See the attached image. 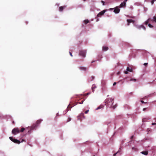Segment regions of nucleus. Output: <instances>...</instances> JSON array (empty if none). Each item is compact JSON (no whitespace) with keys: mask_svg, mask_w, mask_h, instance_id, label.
Wrapping results in <instances>:
<instances>
[{"mask_svg":"<svg viewBox=\"0 0 156 156\" xmlns=\"http://www.w3.org/2000/svg\"><path fill=\"white\" fill-rule=\"evenodd\" d=\"M116 107H117V105H114L113 106V108L114 109H115Z\"/></svg>","mask_w":156,"mask_h":156,"instance_id":"32","label":"nucleus"},{"mask_svg":"<svg viewBox=\"0 0 156 156\" xmlns=\"http://www.w3.org/2000/svg\"><path fill=\"white\" fill-rule=\"evenodd\" d=\"M89 21L88 20H84L83 21V22L85 24H87L88 23H89Z\"/></svg>","mask_w":156,"mask_h":156,"instance_id":"19","label":"nucleus"},{"mask_svg":"<svg viewBox=\"0 0 156 156\" xmlns=\"http://www.w3.org/2000/svg\"><path fill=\"white\" fill-rule=\"evenodd\" d=\"M148 64V63H145L144 64V66H147V65Z\"/></svg>","mask_w":156,"mask_h":156,"instance_id":"36","label":"nucleus"},{"mask_svg":"<svg viewBox=\"0 0 156 156\" xmlns=\"http://www.w3.org/2000/svg\"><path fill=\"white\" fill-rule=\"evenodd\" d=\"M110 101H112V98H110Z\"/></svg>","mask_w":156,"mask_h":156,"instance_id":"44","label":"nucleus"},{"mask_svg":"<svg viewBox=\"0 0 156 156\" xmlns=\"http://www.w3.org/2000/svg\"><path fill=\"white\" fill-rule=\"evenodd\" d=\"M129 72H132L133 71V69L131 68L127 67L126 69Z\"/></svg>","mask_w":156,"mask_h":156,"instance_id":"15","label":"nucleus"},{"mask_svg":"<svg viewBox=\"0 0 156 156\" xmlns=\"http://www.w3.org/2000/svg\"><path fill=\"white\" fill-rule=\"evenodd\" d=\"M89 112V110H87V111H86L85 112V114H87L88 113V112Z\"/></svg>","mask_w":156,"mask_h":156,"instance_id":"34","label":"nucleus"},{"mask_svg":"<svg viewBox=\"0 0 156 156\" xmlns=\"http://www.w3.org/2000/svg\"><path fill=\"white\" fill-rule=\"evenodd\" d=\"M69 54H70V55H71V56L72 57H73V55L72 54V53L71 52H69Z\"/></svg>","mask_w":156,"mask_h":156,"instance_id":"35","label":"nucleus"},{"mask_svg":"<svg viewBox=\"0 0 156 156\" xmlns=\"http://www.w3.org/2000/svg\"><path fill=\"white\" fill-rule=\"evenodd\" d=\"M20 130L18 128L13 129L12 131V133L14 135H16L17 134L20 133Z\"/></svg>","mask_w":156,"mask_h":156,"instance_id":"3","label":"nucleus"},{"mask_svg":"<svg viewBox=\"0 0 156 156\" xmlns=\"http://www.w3.org/2000/svg\"><path fill=\"white\" fill-rule=\"evenodd\" d=\"M70 104H69L68 106L67 109H68V110H70V109L72 107V106H70Z\"/></svg>","mask_w":156,"mask_h":156,"instance_id":"24","label":"nucleus"},{"mask_svg":"<svg viewBox=\"0 0 156 156\" xmlns=\"http://www.w3.org/2000/svg\"><path fill=\"white\" fill-rule=\"evenodd\" d=\"M127 21L128 22L127 25L129 26V23H134L135 22L134 20H133L132 19H128L127 20Z\"/></svg>","mask_w":156,"mask_h":156,"instance_id":"11","label":"nucleus"},{"mask_svg":"<svg viewBox=\"0 0 156 156\" xmlns=\"http://www.w3.org/2000/svg\"><path fill=\"white\" fill-rule=\"evenodd\" d=\"M66 7V6L64 5V6H61L59 7V11L61 12L63 11V10Z\"/></svg>","mask_w":156,"mask_h":156,"instance_id":"12","label":"nucleus"},{"mask_svg":"<svg viewBox=\"0 0 156 156\" xmlns=\"http://www.w3.org/2000/svg\"><path fill=\"white\" fill-rule=\"evenodd\" d=\"M25 141V140L24 139H22V140L21 141V142H23V141Z\"/></svg>","mask_w":156,"mask_h":156,"instance_id":"40","label":"nucleus"},{"mask_svg":"<svg viewBox=\"0 0 156 156\" xmlns=\"http://www.w3.org/2000/svg\"><path fill=\"white\" fill-rule=\"evenodd\" d=\"M151 21L153 22H155L156 23V16H154L152 19H151Z\"/></svg>","mask_w":156,"mask_h":156,"instance_id":"16","label":"nucleus"},{"mask_svg":"<svg viewBox=\"0 0 156 156\" xmlns=\"http://www.w3.org/2000/svg\"><path fill=\"white\" fill-rule=\"evenodd\" d=\"M113 9V8H111V9Z\"/></svg>","mask_w":156,"mask_h":156,"instance_id":"46","label":"nucleus"},{"mask_svg":"<svg viewBox=\"0 0 156 156\" xmlns=\"http://www.w3.org/2000/svg\"><path fill=\"white\" fill-rule=\"evenodd\" d=\"M152 125H156V123H152Z\"/></svg>","mask_w":156,"mask_h":156,"instance_id":"37","label":"nucleus"},{"mask_svg":"<svg viewBox=\"0 0 156 156\" xmlns=\"http://www.w3.org/2000/svg\"><path fill=\"white\" fill-rule=\"evenodd\" d=\"M71 120V119L70 118V117L68 118L66 122H68L70 121Z\"/></svg>","mask_w":156,"mask_h":156,"instance_id":"27","label":"nucleus"},{"mask_svg":"<svg viewBox=\"0 0 156 156\" xmlns=\"http://www.w3.org/2000/svg\"><path fill=\"white\" fill-rule=\"evenodd\" d=\"M94 78V77L93 76H91V78H90V81L93 80Z\"/></svg>","mask_w":156,"mask_h":156,"instance_id":"25","label":"nucleus"},{"mask_svg":"<svg viewBox=\"0 0 156 156\" xmlns=\"http://www.w3.org/2000/svg\"><path fill=\"white\" fill-rule=\"evenodd\" d=\"M84 101V100H82V101H81V102H80V101L77 102V103L76 105L77 104H82L83 103Z\"/></svg>","mask_w":156,"mask_h":156,"instance_id":"23","label":"nucleus"},{"mask_svg":"<svg viewBox=\"0 0 156 156\" xmlns=\"http://www.w3.org/2000/svg\"><path fill=\"white\" fill-rule=\"evenodd\" d=\"M87 52L86 50H81L79 51V55L83 57H85Z\"/></svg>","mask_w":156,"mask_h":156,"instance_id":"2","label":"nucleus"},{"mask_svg":"<svg viewBox=\"0 0 156 156\" xmlns=\"http://www.w3.org/2000/svg\"><path fill=\"white\" fill-rule=\"evenodd\" d=\"M119 152V151H118L116 153H115L114 154H113V156H115L116 155V154H117Z\"/></svg>","mask_w":156,"mask_h":156,"instance_id":"31","label":"nucleus"},{"mask_svg":"<svg viewBox=\"0 0 156 156\" xmlns=\"http://www.w3.org/2000/svg\"><path fill=\"white\" fill-rule=\"evenodd\" d=\"M90 94V93H88L86 94H81V97H86L87 95H88Z\"/></svg>","mask_w":156,"mask_h":156,"instance_id":"20","label":"nucleus"},{"mask_svg":"<svg viewBox=\"0 0 156 156\" xmlns=\"http://www.w3.org/2000/svg\"><path fill=\"white\" fill-rule=\"evenodd\" d=\"M83 1H85L86 0H83Z\"/></svg>","mask_w":156,"mask_h":156,"instance_id":"48","label":"nucleus"},{"mask_svg":"<svg viewBox=\"0 0 156 156\" xmlns=\"http://www.w3.org/2000/svg\"><path fill=\"white\" fill-rule=\"evenodd\" d=\"M96 87V86L95 85H93L92 86V90L93 92L94 91V89Z\"/></svg>","mask_w":156,"mask_h":156,"instance_id":"22","label":"nucleus"},{"mask_svg":"<svg viewBox=\"0 0 156 156\" xmlns=\"http://www.w3.org/2000/svg\"><path fill=\"white\" fill-rule=\"evenodd\" d=\"M141 153L142 154L145 155H147L148 154V152L145 151H142Z\"/></svg>","mask_w":156,"mask_h":156,"instance_id":"18","label":"nucleus"},{"mask_svg":"<svg viewBox=\"0 0 156 156\" xmlns=\"http://www.w3.org/2000/svg\"><path fill=\"white\" fill-rule=\"evenodd\" d=\"M108 47L103 46L102 47V50L103 51H106L108 50Z\"/></svg>","mask_w":156,"mask_h":156,"instance_id":"13","label":"nucleus"},{"mask_svg":"<svg viewBox=\"0 0 156 156\" xmlns=\"http://www.w3.org/2000/svg\"><path fill=\"white\" fill-rule=\"evenodd\" d=\"M12 123H13V124H14V121H13V122H12Z\"/></svg>","mask_w":156,"mask_h":156,"instance_id":"45","label":"nucleus"},{"mask_svg":"<svg viewBox=\"0 0 156 156\" xmlns=\"http://www.w3.org/2000/svg\"><path fill=\"white\" fill-rule=\"evenodd\" d=\"M42 121V120L41 119L37 120L36 121V123L33 124L32 126L30 127V130L28 131V133H30L32 130L34 129H36L37 127L38 126L39 124Z\"/></svg>","mask_w":156,"mask_h":156,"instance_id":"1","label":"nucleus"},{"mask_svg":"<svg viewBox=\"0 0 156 156\" xmlns=\"http://www.w3.org/2000/svg\"><path fill=\"white\" fill-rule=\"evenodd\" d=\"M136 79H135L133 78H131L130 79V81H134L135 82L136 81Z\"/></svg>","mask_w":156,"mask_h":156,"instance_id":"26","label":"nucleus"},{"mask_svg":"<svg viewBox=\"0 0 156 156\" xmlns=\"http://www.w3.org/2000/svg\"><path fill=\"white\" fill-rule=\"evenodd\" d=\"M151 21V18H149L145 22V24L146 25H147L148 23L150 22Z\"/></svg>","mask_w":156,"mask_h":156,"instance_id":"14","label":"nucleus"},{"mask_svg":"<svg viewBox=\"0 0 156 156\" xmlns=\"http://www.w3.org/2000/svg\"><path fill=\"white\" fill-rule=\"evenodd\" d=\"M116 82H114V83L113 84V86H115L116 85Z\"/></svg>","mask_w":156,"mask_h":156,"instance_id":"39","label":"nucleus"},{"mask_svg":"<svg viewBox=\"0 0 156 156\" xmlns=\"http://www.w3.org/2000/svg\"><path fill=\"white\" fill-rule=\"evenodd\" d=\"M148 26L150 28H152L153 27V26L152 25L150 24H148Z\"/></svg>","mask_w":156,"mask_h":156,"instance_id":"30","label":"nucleus"},{"mask_svg":"<svg viewBox=\"0 0 156 156\" xmlns=\"http://www.w3.org/2000/svg\"><path fill=\"white\" fill-rule=\"evenodd\" d=\"M106 10H104L100 12L97 15V16L98 17H101V16L103 15Z\"/></svg>","mask_w":156,"mask_h":156,"instance_id":"6","label":"nucleus"},{"mask_svg":"<svg viewBox=\"0 0 156 156\" xmlns=\"http://www.w3.org/2000/svg\"><path fill=\"white\" fill-rule=\"evenodd\" d=\"M103 107V105H101L99 107H98L97 108H96V110H97L98 109L102 108Z\"/></svg>","mask_w":156,"mask_h":156,"instance_id":"21","label":"nucleus"},{"mask_svg":"<svg viewBox=\"0 0 156 156\" xmlns=\"http://www.w3.org/2000/svg\"><path fill=\"white\" fill-rule=\"evenodd\" d=\"M110 98H108L107 99H106V100H105V102L106 103H107V104L108 103H109V102H108V99H109Z\"/></svg>","mask_w":156,"mask_h":156,"instance_id":"29","label":"nucleus"},{"mask_svg":"<svg viewBox=\"0 0 156 156\" xmlns=\"http://www.w3.org/2000/svg\"><path fill=\"white\" fill-rule=\"evenodd\" d=\"M9 138L10 140L15 143L20 144L21 143L20 141L17 140L16 139L13 138L12 137H10Z\"/></svg>","mask_w":156,"mask_h":156,"instance_id":"4","label":"nucleus"},{"mask_svg":"<svg viewBox=\"0 0 156 156\" xmlns=\"http://www.w3.org/2000/svg\"><path fill=\"white\" fill-rule=\"evenodd\" d=\"M141 102H142V103H144V101H142V100L141 101Z\"/></svg>","mask_w":156,"mask_h":156,"instance_id":"43","label":"nucleus"},{"mask_svg":"<svg viewBox=\"0 0 156 156\" xmlns=\"http://www.w3.org/2000/svg\"><path fill=\"white\" fill-rule=\"evenodd\" d=\"M133 136H131V139H133Z\"/></svg>","mask_w":156,"mask_h":156,"instance_id":"41","label":"nucleus"},{"mask_svg":"<svg viewBox=\"0 0 156 156\" xmlns=\"http://www.w3.org/2000/svg\"><path fill=\"white\" fill-rule=\"evenodd\" d=\"M133 148H134V147H132V149H133Z\"/></svg>","mask_w":156,"mask_h":156,"instance_id":"49","label":"nucleus"},{"mask_svg":"<svg viewBox=\"0 0 156 156\" xmlns=\"http://www.w3.org/2000/svg\"><path fill=\"white\" fill-rule=\"evenodd\" d=\"M79 68L80 69L84 71L86 70L87 69V68L83 67H79Z\"/></svg>","mask_w":156,"mask_h":156,"instance_id":"17","label":"nucleus"},{"mask_svg":"<svg viewBox=\"0 0 156 156\" xmlns=\"http://www.w3.org/2000/svg\"><path fill=\"white\" fill-rule=\"evenodd\" d=\"M128 71H125L124 72L126 74H127L128 73Z\"/></svg>","mask_w":156,"mask_h":156,"instance_id":"38","label":"nucleus"},{"mask_svg":"<svg viewBox=\"0 0 156 156\" xmlns=\"http://www.w3.org/2000/svg\"><path fill=\"white\" fill-rule=\"evenodd\" d=\"M94 62V61H92V62H92V63H93V62Z\"/></svg>","mask_w":156,"mask_h":156,"instance_id":"47","label":"nucleus"},{"mask_svg":"<svg viewBox=\"0 0 156 156\" xmlns=\"http://www.w3.org/2000/svg\"><path fill=\"white\" fill-rule=\"evenodd\" d=\"M156 1V0H152L151 1V4L152 5H153V4L154 3V2L155 1Z\"/></svg>","mask_w":156,"mask_h":156,"instance_id":"28","label":"nucleus"},{"mask_svg":"<svg viewBox=\"0 0 156 156\" xmlns=\"http://www.w3.org/2000/svg\"><path fill=\"white\" fill-rule=\"evenodd\" d=\"M101 2L102 3L103 5H105V2L104 1H101Z\"/></svg>","mask_w":156,"mask_h":156,"instance_id":"33","label":"nucleus"},{"mask_svg":"<svg viewBox=\"0 0 156 156\" xmlns=\"http://www.w3.org/2000/svg\"><path fill=\"white\" fill-rule=\"evenodd\" d=\"M146 109H147L146 108H144L143 109V111H145Z\"/></svg>","mask_w":156,"mask_h":156,"instance_id":"42","label":"nucleus"},{"mask_svg":"<svg viewBox=\"0 0 156 156\" xmlns=\"http://www.w3.org/2000/svg\"><path fill=\"white\" fill-rule=\"evenodd\" d=\"M30 127H28L27 128H26V129H25V128L23 127V128H21L20 131L21 132H23L25 130L26 131L27 130V131H28L27 133L28 134H30V133H28V131L30 130Z\"/></svg>","mask_w":156,"mask_h":156,"instance_id":"7","label":"nucleus"},{"mask_svg":"<svg viewBox=\"0 0 156 156\" xmlns=\"http://www.w3.org/2000/svg\"><path fill=\"white\" fill-rule=\"evenodd\" d=\"M120 11V9L118 7H116L114 8V12L116 13H119Z\"/></svg>","mask_w":156,"mask_h":156,"instance_id":"8","label":"nucleus"},{"mask_svg":"<svg viewBox=\"0 0 156 156\" xmlns=\"http://www.w3.org/2000/svg\"><path fill=\"white\" fill-rule=\"evenodd\" d=\"M127 1V0H125L123 2L121 3L120 5V7H122L125 6L126 4V2Z\"/></svg>","mask_w":156,"mask_h":156,"instance_id":"9","label":"nucleus"},{"mask_svg":"<svg viewBox=\"0 0 156 156\" xmlns=\"http://www.w3.org/2000/svg\"><path fill=\"white\" fill-rule=\"evenodd\" d=\"M77 118L78 120H79L81 121L83 118L84 119L85 118L84 116V114L83 113H81L80 115L77 117Z\"/></svg>","mask_w":156,"mask_h":156,"instance_id":"5","label":"nucleus"},{"mask_svg":"<svg viewBox=\"0 0 156 156\" xmlns=\"http://www.w3.org/2000/svg\"><path fill=\"white\" fill-rule=\"evenodd\" d=\"M137 28L139 29H140L141 28H142L144 30H146V28L143 25H141L138 26L137 27Z\"/></svg>","mask_w":156,"mask_h":156,"instance_id":"10","label":"nucleus"}]
</instances>
